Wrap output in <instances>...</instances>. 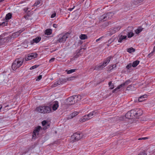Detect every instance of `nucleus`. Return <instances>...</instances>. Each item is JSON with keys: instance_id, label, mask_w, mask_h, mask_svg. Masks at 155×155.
Segmentation results:
<instances>
[{"instance_id": "nucleus-1", "label": "nucleus", "mask_w": 155, "mask_h": 155, "mask_svg": "<svg viewBox=\"0 0 155 155\" xmlns=\"http://www.w3.org/2000/svg\"><path fill=\"white\" fill-rule=\"evenodd\" d=\"M51 108L48 106H40L37 107L35 110L39 112L42 113H48L51 111Z\"/></svg>"}, {"instance_id": "nucleus-2", "label": "nucleus", "mask_w": 155, "mask_h": 155, "mask_svg": "<svg viewBox=\"0 0 155 155\" xmlns=\"http://www.w3.org/2000/svg\"><path fill=\"white\" fill-rule=\"evenodd\" d=\"M114 14L111 12H108L104 14L102 16H101L99 18L101 20L105 21L108 19H110L111 18Z\"/></svg>"}, {"instance_id": "nucleus-3", "label": "nucleus", "mask_w": 155, "mask_h": 155, "mask_svg": "<svg viewBox=\"0 0 155 155\" xmlns=\"http://www.w3.org/2000/svg\"><path fill=\"white\" fill-rule=\"evenodd\" d=\"M23 60L21 58H19L15 60L12 63V68H19L22 65Z\"/></svg>"}, {"instance_id": "nucleus-4", "label": "nucleus", "mask_w": 155, "mask_h": 155, "mask_svg": "<svg viewBox=\"0 0 155 155\" xmlns=\"http://www.w3.org/2000/svg\"><path fill=\"white\" fill-rule=\"evenodd\" d=\"M83 134L81 133H75L72 135L71 137V141L74 142L78 141L81 138Z\"/></svg>"}, {"instance_id": "nucleus-5", "label": "nucleus", "mask_w": 155, "mask_h": 155, "mask_svg": "<svg viewBox=\"0 0 155 155\" xmlns=\"http://www.w3.org/2000/svg\"><path fill=\"white\" fill-rule=\"evenodd\" d=\"M133 28L132 27H128L124 31V32H126L127 33V37L128 38H130L133 37L134 34L133 32Z\"/></svg>"}, {"instance_id": "nucleus-6", "label": "nucleus", "mask_w": 155, "mask_h": 155, "mask_svg": "<svg viewBox=\"0 0 155 155\" xmlns=\"http://www.w3.org/2000/svg\"><path fill=\"white\" fill-rule=\"evenodd\" d=\"M134 111L135 110L133 109L128 112L126 114V117L128 119L135 118V115Z\"/></svg>"}, {"instance_id": "nucleus-7", "label": "nucleus", "mask_w": 155, "mask_h": 155, "mask_svg": "<svg viewBox=\"0 0 155 155\" xmlns=\"http://www.w3.org/2000/svg\"><path fill=\"white\" fill-rule=\"evenodd\" d=\"M130 82V80H128L126 81L123 84H121L120 85L118 86L117 88L115 89H114L112 91V92L114 93L115 92H117L118 91V90L119 89L120 87H124L125 85H128Z\"/></svg>"}, {"instance_id": "nucleus-8", "label": "nucleus", "mask_w": 155, "mask_h": 155, "mask_svg": "<svg viewBox=\"0 0 155 155\" xmlns=\"http://www.w3.org/2000/svg\"><path fill=\"white\" fill-rule=\"evenodd\" d=\"M113 57L112 56H110L107 58L106 60L104 61L103 64H100L97 66V68H100L101 67H105L110 61V59Z\"/></svg>"}, {"instance_id": "nucleus-9", "label": "nucleus", "mask_w": 155, "mask_h": 155, "mask_svg": "<svg viewBox=\"0 0 155 155\" xmlns=\"http://www.w3.org/2000/svg\"><path fill=\"white\" fill-rule=\"evenodd\" d=\"M120 28V27L118 26L114 28H111L110 31L107 32V35H111L112 34L115 33L116 32L118 31Z\"/></svg>"}, {"instance_id": "nucleus-10", "label": "nucleus", "mask_w": 155, "mask_h": 155, "mask_svg": "<svg viewBox=\"0 0 155 155\" xmlns=\"http://www.w3.org/2000/svg\"><path fill=\"white\" fill-rule=\"evenodd\" d=\"M74 96H71L68 98L66 101V103L68 105H72L75 103Z\"/></svg>"}, {"instance_id": "nucleus-11", "label": "nucleus", "mask_w": 155, "mask_h": 155, "mask_svg": "<svg viewBox=\"0 0 155 155\" xmlns=\"http://www.w3.org/2000/svg\"><path fill=\"white\" fill-rule=\"evenodd\" d=\"M41 129V127L38 126L35 128L34 130L33 133L32 138L35 139L37 136L38 135V133L40 129Z\"/></svg>"}, {"instance_id": "nucleus-12", "label": "nucleus", "mask_w": 155, "mask_h": 155, "mask_svg": "<svg viewBox=\"0 0 155 155\" xmlns=\"http://www.w3.org/2000/svg\"><path fill=\"white\" fill-rule=\"evenodd\" d=\"M68 34H66L62 35V37H60L57 41L60 43L64 42L66 41V39L68 38Z\"/></svg>"}, {"instance_id": "nucleus-13", "label": "nucleus", "mask_w": 155, "mask_h": 155, "mask_svg": "<svg viewBox=\"0 0 155 155\" xmlns=\"http://www.w3.org/2000/svg\"><path fill=\"white\" fill-rule=\"evenodd\" d=\"M134 110H135L134 113L136 118H138L141 115L143 114L142 110L140 109H134Z\"/></svg>"}, {"instance_id": "nucleus-14", "label": "nucleus", "mask_w": 155, "mask_h": 155, "mask_svg": "<svg viewBox=\"0 0 155 155\" xmlns=\"http://www.w3.org/2000/svg\"><path fill=\"white\" fill-rule=\"evenodd\" d=\"M119 39L118 40L119 42L121 43L124 40H126L127 39V36L126 35H123L121 33L118 36Z\"/></svg>"}, {"instance_id": "nucleus-15", "label": "nucleus", "mask_w": 155, "mask_h": 155, "mask_svg": "<svg viewBox=\"0 0 155 155\" xmlns=\"http://www.w3.org/2000/svg\"><path fill=\"white\" fill-rule=\"evenodd\" d=\"M41 40V38L40 37H37L36 38L33 39L31 42V44H33L35 42L38 43Z\"/></svg>"}, {"instance_id": "nucleus-16", "label": "nucleus", "mask_w": 155, "mask_h": 155, "mask_svg": "<svg viewBox=\"0 0 155 155\" xmlns=\"http://www.w3.org/2000/svg\"><path fill=\"white\" fill-rule=\"evenodd\" d=\"M97 113V112L96 111H93L87 114L88 117H89L90 119L96 115Z\"/></svg>"}, {"instance_id": "nucleus-17", "label": "nucleus", "mask_w": 155, "mask_h": 155, "mask_svg": "<svg viewBox=\"0 0 155 155\" xmlns=\"http://www.w3.org/2000/svg\"><path fill=\"white\" fill-rule=\"evenodd\" d=\"M78 114V112L77 111H74L69 115L68 117V119H71L75 117Z\"/></svg>"}, {"instance_id": "nucleus-18", "label": "nucleus", "mask_w": 155, "mask_h": 155, "mask_svg": "<svg viewBox=\"0 0 155 155\" xmlns=\"http://www.w3.org/2000/svg\"><path fill=\"white\" fill-rule=\"evenodd\" d=\"M58 107V102L57 101H55L53 104V105L52 106V109L54 110H55L57 109Z\"/></svg>"}, {"instance_id": "nucleus-19", "label": "nucleus", "mask_w": 155, "mask_h": 155, "mask_svg": "<svg viewBox=\"0 0 155 155\" xmlns=\"http://www.w3.org/2000/svg\"><path fill=\"white\" fill-rule=\"evenodd\" d=\"M147 97V95H144L140 97L138 99L139 102H142L145 100V98Z\"/></svg>"}, {"instance_id": "nucleus-20", "label": "nucleus", "mask_w": 155, "mask_h": 155, "mask_svg": "<svg viewBox=\"0 0 155 155\" xmlns=\"http://www.w3.org/2000/svg\"><path fill=\"white\" fill-rule=\"evenodd\" d=\"M74 97L76 102L80 101L81 99V97L80 95H74Z\"/></svg>"}, {"instance_id": "nucleus-21", "label": "nucleus", "mask_w": 155, "mask_h": 155, "mask_svg": "<svg viewBox=\"0 0 155 155\" xmlns=\"http://www.w3.org/2000/svg\"><path fill=\"white\" fill-rule=\"evenodd\" d=\"M52 33V30L50 29H46L45 31V34L47 35H49L51 34Z\"/></svg>"}, {"instance_id": "nucleus-22", "label": "nucleus", "mask_w": 155, "mask_h": 155, "mask_svg": "<svg viewBox=\"0 0 155 155\" xmlns=\"http://www.w3.org/2000/svg\"><path fill=\"white\" fill-rule=\"evenodd\" d=\"M140 61L138 60H136L134 61L132 63V66L133 67H136L139 64Z\"/></svg>"}, {"instance_id": "nucleus-23", "label": "nucleus", "mask_w": 155, "mask_h": 155, "mask_svg": "<svg viewBox=\"0 0 155 155\" xmlns=\"http://www.w3.org/2000/svg\"><path fill=\"white\" fill-rule=\"evenodd\" d=\"M142 1V0H132V2L134 5H137Z\"/></svg>"}, {"instance_id": "nucleus-24", "label": "nucleus", "mask_w": 155, "mask_h": 155, "mask_svg": "<svg viewBox=\"0 0 155 155\" xmlns=\"http://www.w3.org/2000/svg\"><path fill=\"white\" fill-rule=\"evenodd\" d=\"M127 52L129 53H131L132 52H134L135 51V49L131 47L127 48Z\"/></svg>"}, {"instance_id": "nucleus-25", "label": "nucleus", "mask_w": 155, "mask_h": 155, "mask_svg": "<svg viewBox=\"0 0 155 155\" xmlns=\"http://www.w3.org/2000/svg\"><path fill=\"white\" fill-rule=\"evenodd\" d=\"M108 85L110 89H113L114 87V84L112 83V81H110L108 83Z\"/></svg>"}, {"instance_id": "nucleus-26", "label": "nucleus", "mask_w": 155, "mask_h": 155, "mask_svg": "<svg viewBox=\"0 0 155 155\" xmlns=\"http://www.w3.org/2000/svg\"><path fill=\"white\" fill-rule=\"evenodd\" d=\"M28 56L31 58H36L37 56V54L36 53H32L31 54H29Z\"/></svg>"}, {"instance_id": "nucleus-27", "label": "nucleus", "mask_w": 155, "mask_h": 155, "mask_svg": "<svg viewBox=\"0 0 155 155\" xmlns=\"http://www.w3.org/2000/svg\"><path fill=\"white\" fill-rule=\"evenodd\" d=\"M20 34L19 31H18L13 33L12 35V37L15 38L19 36Z\"/></svg>"}, {"instance_id": "nucleus-28", "label": "nucleus", "mask_w": 155, "mask_h": 155, "mask_svg": "<svg viewBox=\"0 0 155 155\" xmlns=\"http://www.w3.org/2000/svg\"><path fill=\"white\" fill-rule=\"evenodd\" d=\"M12 17V15L11 13H8L6 15L5 19L6 20H9Z\"/></svg>"}, {"instance_id": "nucleus-29", "label": "nucleus", "mask_w": 155, "mask_h": 155, "mask_svg": "<svg viewBox=\"0 0 155 155\" xmlns=\"http://www.w3.org/2000/svg\"><path fill=\"white\" fill-rule=\"evenodd\" d=\"M80 38L82 40H84L87 38V36L84 34H81L80 36Z\"/></svg>"}, {"instance_id": "nucleus-30", "label": "nucleus", "mask_w": 155, "mask_h": 155, "mask_svg": "<svg viewBox=\"0 0 155 155\" xmlns=\"http://www.w3.org/2000/svg\"><path fill=\"white\" fill-rule=\"evenodd\" d=\"M143 28H139L135 30V33L137 34H138L140 32L143 30Z\"/></svg>"}, {"instance_id": "nucleus-31", "label": "nucleus", "mask_w": 155, "mask_h": 155, "mask_svg": "<svg viewBox=\"0 0 155 155\" xmlns=\"http://www.w3.org/2000/svg\"><path fill=\"white\" fill-rule=\"evenodd\" d=\"M75 69H73L69 70H66V71L67 72L68 74H70L74 72L75 71Z\"/></svg>"}, {"instance_id": "nucleus-32", "label": "nucleus", "mask_w": 155, "mask_h": 155, "mask_svg": "<svg viewBox=\"0 0 155 155\" xmlns=\"http://www.w3.org/2000/svg\"><path fill=\"white\" fill-rule=\"evenodd\" d=\"M75 78V77L74 76H72L68 78H67L66 79H65V80H66V81H70L73 80Z\"/></svg>"}, {"instance_id": "nucleus-33", "label": "nucleus", "mask_w": 155, "mask_h": 155, "mask_svg": "<svg viewBox=\"0 0 155 155\" xmlns=\"http://www.w3.org/2000/svg\"><path fill=\"white\" fill-rule=\"evenodd\" d=\"M7 25V21H4L2 22V23H0V26H5Z\"/></svg>"}, {"instance_id": "nucleus-34", "label": "nucleus", "mask_w": 155, "mask_h": 155, "mask_svg": "<svg viewBox=\"0 0 155 155\" xmlns=\"http://www.w3.org/2000/svg\"><path fill=\"white\" fill-rule=\"evenodd\" d=\"M64 81L63 79H60L59 80H58V81H57V82L58 83V84L59 85H60V84H61L62 83V82Z\"/></svg>"}, {"instance_id": "nucleus-35", "label": "nucleus", "mask_w": 155, "mask_h": 155, "mask_svg": "<svg viewBox=\"0 0 155 155\" xmlns=\"http://www.w3.org/2000/svg\"><path fill=\"white\" fill-rule=\"evenodd\" d=\"M87 120V118H84V117L81 118L80 120V121L81 122H84L86 120Z\"/></svg>"}, {"instance_id": "nucleus-36", "label": "nucleus", "mask_w": 155, "mask_h": 155, "mask_svg": "<svg viewBox=\"0 0 155 155\" xmlns=\"http://www.w3.org/2000/svg\"><path fill=\"white\" fill-rule=\"evenodd\" d=\"M58 85L59 84H58V83L57 82V81H56L55 83L53 84L51 86L52 87H54Z\"/></svg>"}, {"instance_id": "nucleus-37", "label": "nucleus", "mask_w": 155, "mask_h": 155, "mask_svg": "<svg viewBox=\"0 0 155 155\" xmlns=\"http://www.w3.org/2000/svg\"><path fill=\"white\" fill-rule=\"evenodd\" d=\"M58 85L59 84H58V83L57 82V81H56L55 83L53 84L51 86L52 87H54Z\"/></svg>"}, {"instance_id": "nucleus-38", "label": "nucleus", "mask_w": 155, "mask_h": 155, "mask_svg": "<svg viewBox=\"0 0 155 155\" xmlns=\"http://www.w3.org/2000/svg\"><path fill=\"white\" fill-rule=\"evenodd\" d=\"M40 4V2L39 1H36L34 4L35 6H37Z\"/></svg>"}, {"instance_id": "nucleus-39", "label": "nucleus", "mask_w": 155, "mask_h": 155, "mask_svg": "<svg viewBox=\"0 0 155 155\" xmlns=\"http://www.w3.org/2000/svg\"><path fill=\"white\" fill-rule=\"evenodd\" d=\"M42 76L41 75H39L38 77L36 79V80L37 81H38L41 80V78H42Z\"/></svg>"}, {"instance_id": "nucleus-40", "label": "nucleus", "mask_w": 155, "mask_h": 155, "mask_svg": "<svg viewBox=\"0 0 155 155\" xmlns=\"http://www.w3.org/2000/svg\"><path fill=\"white\" fill-rule=\"evenodd\" d=\"M155 47H153V51L151 53H150V54H148V56H149L150 55V56H152V55H153V52H155Z\"/></svg>"}, {"instance_id": "nucleus-41", "label": "nucleus", "mask_w": 155, "mask_h": 155, "mask_svg": "<svg viewBox=\"0 0 155 155\" xmlns=\"http://www.w3.org/2000/svg\"><path fill=\"white\" fill-rule=\"evenodd\" d=\"M132 64L131 63H130L126 66V68H131L132 66Z\"/></svg>"}, {"instance_id": "nucleus-42", "label": "nucleus", "mask_w": 155, "mask_h": 155, "mask_svg": "<svg viewBox=\"0 0 155 155\" xmlns=\"http://www.w3.org/2000/svg\"><path fill=\"white\" fill-rule=\"evenodd\" d=\"M47 123V122L46 121V120H44L42 122V125L43 126L44 125H45Z\"/></svg>"}, {"instance_id": "nucleus-43", "label": "nucleus", "mask_w": 155, "mask_h": 155, "mask_svg": "<svg viewBox=\"0 0 155 155\" xmlns=\"http://www.w3.org/2000/svg\"><path fill=\"white\" fill-rule=\"evenodd\" d=\"M114 40L112 39H110L108 41V42L109 44H110L112 42L114 41Z\"/></svg>"}, {"instance_id": "nucleus-44", "label": "nucleus", "mask_w": 155, "mask_h": 155, "mask_svg": "<svg viewBox=\"0 0 155 155\" xmlns=\"http://www.w3.org/2000/svg\"><path fill=\"white\" fill-rule=\"evenodd\" d=\"M31 59H32V58H31L28 55L27 57L25 58V60L26 61L30 60Z\"/></svg>"}, {"instance_id": "nucleus-45", "label": "nucleus", "mask_w": 155, "mask_h": 155, "mask_svg": "<svg viewBox=\"0 0 155 155\" xmlns=\"http://www.w3.org/2000/svg\"><path fill=\"white\" fill-rule=\"evenodd\" d=\"M134 86H133V85H129L127 87V89L128 90H130V87H132V88H134Z\"/></svg>"}, {"instance_id": "nucleus-46", "label": "nucleus", "mask_w": 155, "mask_h": 155, "mask_svg": "<svg viewBox=\"0 0 155 155\" xmlns=\"http://www.w3.org/2000/svg\"><path fill=\"white\" fill-rule=\"evenodd\" d=\"M56 15V14L55 13H54L53 14H52L51 16V18H54V17H55V16Z\"/></svg>"}, {"instance_id": "nucleus-47", "label": "nucleus", "mask_w": 155, "mask_h": 155, "mask_svg": "<svg viewBox=\"0 0 155 155\" xmlns=\"http://www.w3.org/2000/svg\"><path fill=\"white\" fill-rule=\"evenodd\" d=\"M40 66L39 65H35L31 67L30 68H37Z\"/></svg>"}, {"instance_id": "nucleus-48", "label": "nucleus", "mask_w": 155, "mask_h": 155, "mask_svg": "<svg viewBox=\"0 0 155 155\" xmlns=\"http://www.w3.org/2000/svg\"><path fill=\"white\" fill-rule=\"evenodd\" d=\"M55 59V58H51L49 60V62H50L53 61Z\"/></svg>"}, {"instance_id": "nucleus-49", "label": "nucleus", "mask_w": 155, "mask_h": 155, "mask_svg": "<svg viewBox=\"0 0 155 155\" xmlns=\"http://www.w3.org/2000/svg\"><path fill=\"white\" fill-rule=\"evenodd\" d=\"M30 16V15L28 14L26 15L25 16V18L26 19H28V17Z\"/></svg>"}, {"instance_id": "nucleus-50", "label": "nucleus", "mask_w": 155, "mask_h": 155, "mask_svg": "<svg viewBox=\"0 0 155 155\" xmlns=\"http://www.w3.org/2000/svg\"><path fill=\"white\" fill-rule=\"evenodd\" d=\"M147 137H142V138H139L138 140H145L146 139H147Z\"/></svg>"}, {"instance_id": "nucleus-51", "label": "nucleus", "mask_w": 155, "mask_h": 155, "mask_svg": "<svg viewBox=\"0 0 155 155\" xmlns=\"http://www.w3.org/2000/svg\"><path fill=\"white\" fill-rule=\"evenodd\" d=\"M84 118H87V120L90 119L89 117H88V115L84 116Z\"/></svg>"}, {"instance_id": "nucleus-52", "label": "nucleus", "mask_w": 155, "mask_h": 155, "mask_svg": "<svg viewBox=\"0 0 155 155\" xmlns=\"http://www.w3.org/2000/svg\"><path fill=\"white\" fill-rule=\"evenodd\" d=\"M53 26L54 28H56L57 27V25L55 24H54L53 25Z\"/></svg>"}, {"instance_id": "nucleus-53", "label": "nucleus", "mask_w": 155, "mask_h": 155, "mask_svg": "<svg viewBox=\"0 0 155 155\" xmlns=\"http://www.w3.org/2000/svg\"><path fill=\"white\" fill-rule=\"evenodd\" d=\"M74 7H75V6H73V8H70L69 9H68V10H69V11H72L73 10V9H74Z\"/></svg>"}, {"instance_id": "nucleus-54", "label": "nucleus", "mask_w": 155, "mask_h": 155, "mask_svg": "<svg viewBox=\"0 0 155 155\" xmlns=\"http://www.w3.org/2000/svg\"><path fill=\"white\" fill-rule=\"evenodd\" d=\"M102 38V37H101L100 38H99L97 39L96 40V41L97 42H98V41H99V40H100Z\"/></svg>"}, {"instance_id": "nucleus-55", "label": "nucleus", "mask_w": 155, "mask_h": 155, "mask_svg": "<svg viewBox=\"0 0 155 155\" xmlns=\"http://www.w3.org/2000/svg\"><path fill=\"white\" fill-rule=\"evenodd\" d=\"M125 69L126 70V71H127V72H130V68H125Z\"/></svg>"}, {"instance_id": "nucleus-56", "label": "nucleus", "mask_w": 155, "mask_h": 155, "mask_svg": "<svg viewBox=\"0 0 155 155\" xmlns=\"http://www.w3.org/2000/svg\"><path fill=\"white\" fill-rule=\"evenodd\" d=\"M28 8H25V9H24V10L25 11V12H26L28 10Z\"/></svg>"}, {"instance_id": "nucleus-57", "label": "nucleus", "mask_w": 155, "mask_h": 155, "mask_svg": "<svg viewBox=\"0 0 155 155\" xmlns=\"http://www.w3.org/2000/svg\"><path fill=\"white\" fill-rule=\"evenodd\" d=\"M116 67V65H114L112 66V68H115Z\"/></svg>"}, {"instance_id": "nucleus-58", "label": "nucleus", "mask_w": 155, "mask_h": 155, "mask_svg": "<svg viewBox=\"0 0 155 155\" xmlns=\"http://www.w3.org/2000/svg\"><path fill=\"white\" fill-rule=\"evenodd\" d=\"M138 155H146V154L145 153H143L142 154H139Z\"/></svg>"}, {"instance_id": "nucleus-59", "label": "nucleus", "mask_w": 155, "mask_h": 155, "mask_svg": "<svg viewBox=\"0 0 155 155\" xmlns=\"http://www.w3.org/2000/svg\"><path fill=\"white\" fill-rule=\"evenodd\" d=\"M19 31L20 34L22 32V31L21 30L19 31Z\"/></svg>"}, {"instance_id": "nucleus-60", "label": "nucleus", "mask_w": 155, "mask_h": 155, "mask_svg": "<svg viewBox=\"0 0 155 155\" xmlns=\"http://www.w3.org/2000/svg\"><path fill=\"white\" fill-rule=\"evenodd\" d=\"M4 0H0V2H2Z\"/></svg>"}, {"instance_id": "nucleus-61", "label": "nucleus", "mask_w": 155, "mask_h": 155, "mask_svg": "<svg viewBox=\"0 0 155 155\" xmlns=\"http://www.w3.org/2000/svg\"><path fill=\"white\" fill-rule=\"evenodd\" d=\"M8 105H7V106H5V107H8Z\"/></svg>"}, {"instance_id": "nucleus-62", "label": "nucleus", "mask_w": 155, "mask_h": 155, "mask_svg": "<svg viewBox=\"0 0 155 155\" xmlns=\"http://www.w3.org/2000/svg\"><path fill=\"white\" fill-rule=\"evenodd\" d=\"M109 44H107V46H109Z\"/></svg>"}, {"instance_id": "nucleus-63", "label": "nucleus", "mask_w": 155, "mask_h": 155, "mask_svg": "<svg viewBox=\"0 0 155 155\" xmlns=\"http://www.w3.org/2000/svg\"><path fill=\"white\" fill-rule=\"evenodd\" d=\"M2 35H0V37H2Z\"/></svg>"}, {"instance_id": "nucleus-64", "label": "nucleus", "mask_w": 155, "mask_h": 155, "mask_svg": "<svg viewBox=\"0 0 155 155\" xmlns=\"http://www.w3.org/2000/svg\"><path fill=\"white\" fill-rule=\"evenodd\" d=\"M33 68H30V69L31 70H32V69H33Z\"/></svg>"}]
</instances>
